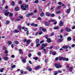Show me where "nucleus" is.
I'll list each match as a JSON object with an SVG mask.
<instances>
[{"mask_svg": "<svg viewBox=\"0 0 75 75\" xmlns=\"http://www.w3.org/2000/svg\"><path fill=\"white\" fill-rule=\"evenodd\" d=\"M42 30L43 32H45V31H46V29H45L44 28H43L42 29Z\"/></svg>", "mask_w": 75, "mask_h": 75, "instance_id": "ea45409f", "label": "nucleus"}, {"mask_svg": "<svg viewBox=\"0 0 75 75\" xmlns=\"http://www.w3.org/2000/svg\"><path fill=\"white\" fill-rule=\"evenodd\" d=\"M56 54V52H52V55H55Z\"/></svg>", "mask_w": 75, "mask_h": 75, "instance_id": "473e14b6", "label": "nucleus"}, {"mask_svg": "<svg viewBox=\"0 0 75 75\" xmlns=\"http://www.w3.org/2000/svg\"><path fill=\"white\" fill-rule=\"evenodd\" d=\"M26 34L27 35H28V34H29V32H28V31L26 32Z\"/></svg>", "mask_w": 75, "mask_h": 75, "instance_id": "603ef678", "label": "nucleus"}, {"mask_svg": "<svg viewBox=\"0 0 75 75\" xmlns=\"http://www.w3.org/2000/svg\"><path fill=\"white\" fill-rule=\"evenodd\" d=\"M26 41H27V39H25L23 40V42H25Z\"/></svg>", "mask_w": 75, "mask_h": 75, "instance_id": "052dcab7", "label": "nucleus"}, {"mask_svg": "<svg viewBox=\"0 0 75 75\" xmlns=\"http://www.w3.org/2000/svg\"><path fill=\"white\" fill-rule=\"evenodd\" d=\"M4 59L5 61H8L9 59V58L6 57H4Z\"/></svg>", "mask_w": 75, "mask_h": 75, "instance_id": "423d86ee", "label": "nucleus"}, {"mask_svg": "<svg viewBox=\"0 0 75 75\" xmlns=\"http://www.w3.org/2000/svg\"><path fill=\"white\" fill-rule=\"evenodd\" d=\"M8 14H9V12H6L5 13V15L6 16H8Z\"/></svg>", "mask_w": 75, "mask_h": 75, "instance_id": "b1692460", "label": "nucleus"}, {"mask_svg": "<svg viewBox=\"0 0 75 75\" xmlns=\"http://www.w3.org/2000/svg\"><path fill=\"white\" fill-rule=\"evenodd\" d=\"M13 13H9V17H12L13 16Z\"/></svg>", "mask_w": 75, "mask_h": 75, "instance_id": "a878e982", "label": "nucleus"}, {"mask_svg": "<svg viewBox=\"0 0 75 75\" xmlns=\"http://www.w3.org/2000/svg\"><path fill=\"white\" fill-rule=\"evenodd\" d=\"M33 59H35V60H37L38 59V57H33Z\"/></svg>", "mask_w": 75, "mask_h": 75, "instance_id": "bb28decb", "label": "nucleus"}, {"mask_svg": "<svg viewBox=\"0 0 75 75\" xmlns=\"http://www.w3.org/2000/svg\"><path fill=\"white\" fill-rule=\"evenodd\" d=\"M6 2V1L4 0H3V2H2V4H4V3H5V2Z\"/></svg>", "mask_w": 75, "mask_h": 75, "instance_id": "09e8293b", "label": "nucleus"}, {"mask_svg": "<svg viewBox=\"0 0 75 75\" xmlns=\"http://www.w3.org/2000/svg\"><path fill=\"white\" fill-rule=\"evenodd\" d=\"M40 16L41 17H42V16H44V13L43 12H42L41 13H40Z\"/></svg>", "mask_w": 75, "mask_h": 75, "instance_id": "dca6fc26", "label": "nucleus"}, {"mask_svg": "<svg viewBox=\"0 0 75 75\" xmlns=\"http://www.w3.org/2000/svg\"><path fill=\"white\" fill-rule=\"evenodd\" d=\"M45 25L46 26H49V23L47 22H46L45 23Z\"/></svg>", "mask_w": 75, "mask_h": 75, "instance_id": "f8f14e48", "label": "nucleus"}, {"mask_svg": "<svg viewBox=\"0 0 75 75\" xmlns=\"http://www.w3.org/2000/svg\"><path fill=\"white\" fill-rule=\"evenodd\" d=\"M16 68V65H13L11 67V68Z\"/></svg>", "mask_w": 75, "mask_h": 75, "instance_id": "cd10ccee", "label": "nucleus"}, {"mask_svg": "<svg viewBox=\"0 0 75 75\" xmlns=\"http://www.w3.org/2000/svg\"><path fill=\"white\" fill-rule=\"evenodd\" d=\"M46 15L47 16H50V13H49L48 12L46 13Z\"/></svg>", "mask_w": 75, "mask_h": 75, "instance_id": "412c9836", "label": "nucleus"}, {"mask_svg": "<svg viewBox=\"0 0 75 75\" xmlns=\"http://www.w3.org/2000/svg\"><path fill=\"white\" fill-rule=\"evenodd\" d=\"M54 33H52L50 34V35L51 36H52V35H54Z\"/></svg>", "mask_w": 75, "mask_h": 75, "instance_id": "0e129e2a", "label": "nucleus"}, {"mask_svg": "<svg viewBox=\"0 0 75 75\" xmlns=\"http://www.w3.org/2000/svg\"><path fill=\"white\" fill-rule=\"evenodd\" d=\"M8 50H5V52H4L5 53V54H7L8 53Z\"/></svg>", "mask_w": 75, "mask_h": 75, "instance_id": "e433bc0d", "label": "nucleus"}, {"mask_svg": "<svg viewBox=\"0 0 75 75\" xmlns=\"http://www.w3.org/2000/svg\"><path fill=\"white\" fill-rule=\"evenodd\" d=\"M60 42H61V41H63V39H59L58 40Z\"/></svg>", "mask_w": 75, "mask_h": 75, "instance_id": "c03bdc74", "label": "nucleus"}, {"mask_svg": "<svg viewBox=\"0 0 75 75\" xmlns=\"http://www.w3.org/2000/svg\"><path fill=\"white\" fill-rule=\"evenodd\" d=\"M30 41H31V40L29 39L28 40H27L26 42V44H30Z\"/></svg>", "mask_w": 75, "mask_h": 75, "instance_id": "9d476101", "label": "nucleus"}, {"mask_svg": "<svg viewBox=\"0 0 75 75\" xmlns=\"http://www.w3.org/2000/svg\"><path fill=\"white\" fill-rule=\"evenodd\" d=\"M70 11H71V8H69L67 10V13H70Z\"/></svg>", "mask_w": 75, "mask_h": 75, "instance_id": "6ab92c4d", "label": "nucleus"}, {"mask_svg": "<svg viewBox=\"0 0 75 75\" xmlns=\"http://www.w3.org/2000/svg\"><path fill=\"white\" fill-rule=\"evenodd\" d=\"M26 69H27V70H28L29 72H31V71H32V69H31V68H30V67H27L26 68Z\"/></svg>", "mask_w": 75, "mask_h": 75, "instance_id": "39448f33", "label": "nucleus"}, {"mask_svg": "<svg viewBox=\"0 0 75 75\" xmlns=\"http://www.w3.org/2000/svg\"><path fill=\"white\" fill-rule=\"evenodd\" d=\"M72 39V38L71 37H68L67 38V41H70Z\"/></svg>", "mask_w": 75, "mask_h": 75, "instance_id": "0eeeda50", "label": "nucleus"}, {"mask_svg": "<svg viewBox=\"0 0 75 75\" xmlns=\"http://www.w3.org/2000/svg\"><path fill=\"white\" fill-rule=\"evenodd\" d=\"M65 30L67 32H70L71 31V29H68V28L66 27L65 28Z\"/></svg>", "mask_w": 75, "mask_h": 75, "instance_id": "20e7f679", "label": "nucleus"}, {"mask_svg": "<svg viewBox=\"0 0 75 75\" xmlns=\"http://www.w3.org/2000/svg\"><path fill=\"white\" fill-rule=\"evenodd\" d=\"M61 12V11H58L56 13V14H59V13H60V12Z\"/></svg>", "mask_w": 75, "mask_h": 75, "instance_id": "864d4df0", "label": "nucleus"}, {"mask_svg": "<svg viewBox=\"0 0 75 75\" xmlns=\"http://www.w3.org/2000/svg\"><path fill=\"white\" fill-rule=\"evenodd\" d=\"M54 30H58V27H56L54 28Z\"/></svg>", "mask_w": 75, "mask_h": 75, "instance_id": "58836bf2", "label": "nucleus"}, {"mask_svg": "<svg viewBox=\"0 0 75 75\" xmlns=\"http://www.w3.org/2000/svg\"><path fill=\"white\" fill-rule=\"evenodd\" d=\"M12 44V42L10 41H8V45H11Z\"/></svg>", "mask_w": 75, "mask_h": 75, "instance_id": "ddd939ff", "label": "nucleus"}, {"mask_svg": "<svg viewBox=\"0 0 75 75\" xmlns=\"http://www.w3.org/2000/svg\"><path fill=\"white\" fill-rule=\"evenodd\" d=\"M64 22L62 21H60L59 23V26H62L64 25Z\"/></svg>", "mask_w": 75, "mask_h": 75, "instance_id": "7ed1b4c3", "label": "nucleus"}, {"mask_svg": "<svg viewBox=\"0 0 75 75\" xmlns=\"http://www.w3.org/2000/svg\"><path fill=\"white\" fill-rule=\"evenodd\" d=\"M40 44H38L36 45V47H39V46H40Z\"/></svg>", "mask_w": 75, "mask_h": 75, "instance_id": "5fc2aeb1", "label": "nucleus"}, {"mask_svg": "<svg viewBox=\"0 0 75 75\" xmlns=\"http://www.w3.org/2000/svg\"><path fill=\"white\" fill-rule=\"evenodd\" d=\"M4 68H2L1 69H1H0V72H3V70H4Z\"/></svg>", "mask_w": 75, "mask_h": 75, "instance_id": "4c0bfd02", "label": "nucleus"}, {"mask_svg": "<svg viewBox=\"0 0 75 75\" xmlns=\"http://www.w3.org/2000/svg\"><path fill=\"white\" fill-rule=\"evenodd\" d=\"M18 3H19V4H21V3H22V2H21V1H19Z\"/></svg>", "mask_w": 75, "mask_h": 75, "instance_id": "338daca9", "label": "nucleus"}, {"mask_svg": "<svg viewBox=\"0 0 75 75\" xmlns=\"http://www.w3.org/2000/svg\"><path fill=\"white\" fill-rule=\"evenodd\" d=\"M49 36L48 35H47L45 36V37L46 38V39H48V37Z\"/></svg>", "mask_w": 75, "mask_h": 75, "instance_id": "2f4dec72", "label": "nucleus"}, {"mask_svg": "<svg viewBox=\"0 0 75 75\" xmlns=\"http://www.w3.org/2000/svg\"><path fill=\"white\" fill-rule=\"evenodd\" d=\"M15 4V3L14 1H13L11 2V5L12 6H14Z\"/></svg>", "mask_w": 75, "mask_h": 75, "instance_id": "4be33fe9", "label": "nucleus"}, {"mask_svg": "<svg viewBox=\"0 0 75 75\" xmlns=\"http://www.w3.org/2000/svg\"><path fill=\"white\" fill-rule=\"evenodd\" d=\"M30 16V13H28V14L26 15V17H28Z\"/></svg>", "mask_w": 75, "mask_h": 75, "instance_id": "7c9ffc66", "label": "nucleus"}, {"mask_svg": "<svg viewBox=\"0 0 75 75\" xmlns=\"http://www.w3.org/2000/svg\"><path fill=\"white\" fill-rule=\"evenodd\" d=\"M43 42H44V41L42 40L40 42V44H42Z\"/></svg>", "mask_w": 75, "mask_h": 75, "instance_id": "774afa93", "label": "nucleus"}, {"mask_svg": "<svg viewBox=\"0 0 75 75\" xmlns=\"http://www.w3.org/2000/svg\"><path fill=\"white\" fill-rule=\"evenodd\" d=\"M19 9V8L18 7H16L15 8V10L16 11H18V10Z\"/></svg>", "mask_w": 75, "mask_h": 75, "instance_id": "c85d7f7f", "label": "nucleus"}, {"mask_svg": "<svg viewBox=\"0 0 75 75\" xmlns=\"http://www.w3.org/2000/svg\"><path fill=\"white\" fill-rule=\"evenodd\" d=\"M57 74H58V72H57V71H56L54 73V75H57Z\"/></svg>", "mask_w": 75, "mask_h": 75, "instance_id": "6e6d98bb", "label": "nucleus"}, {"mask_svg": "<svg viewBox=\"0 0 75 75\" xmlns=\"http://www.w3.org/2000/svg\"><path fill=\"white\" fill-rule=\"evenodd\" d=\"M20 18L21 19H22V18H23V16H21Z\"/></svg>", "mask_w": 75, "mask_h": 75, "instance_id": "bf43d9fd", "label": "nucleus"}, {"mask_svg": "<svg viewBox=\"0 0 75 75\" xmlns=\"http://www.w3.org/2000/svg\"><path fill=\"white\" fill-rule=\"evenodd\" d=\"M29 14L30 16H33V14H34V13H29Z\"/></svg>", "mask_w": 75, "mask_h": 75, "instance_id": "37998d69", "label": "nucleus"}, {"mask_svg": "<svg viewBox=\"0 0 75 75\" xmlns=\"http://www.w3.org/2000/svg\"><path fill=\"white\" fill-rule=\"evenodd\" d=\"M47 45V43H45V44L44 43H43L42 45V47H41V50H43L46 46Z\"/></svg>", "mask_w": 75, "mask_h": 75, "instance_id": "f03ea898", "label": "nucleus"}, {"mask_svg": "<svg viewBox=\"0 0 75 75\" xmlns=\"http://www.w3.org/2000/svg\"><path fill=\"white\" fill-rule=\"evenodd\" d=\"M38 0H36L35 1V3H38Z\"/></svg>", "mask_w": 75, "mask_h": 75, "instance_id": "a18cd8bd", "label": "nucleus"}, {"mask_svg": "<svg viewBox=\"0 0 75 75\" xmlns=\"http://www.w3.org/2000/svg\"><path fill=\"white\" fill-rule=\"evenodd\" d=\"M35 42L36 43V44H38V42H39V39H36V40L35 41Z\"/></svg>", "mask_w": 75, "mask_h": 75, "instance_id": "a211bd4d", "label": "nucleus"}, {"mask_svg": "<svg viewBox=\"0 0 75 75\" xmlns=\"http://www.w3.org/2000/svg\"><path fill=\"white\" fill-rule=\"evenodd\" d=\"M62 48H64V49H67L68 47V46H63L62 47Z\"/></svg>", "mask_w": 75, "mask_h": 75, "instance_id": "2eb2a0df", "label": "nucleus"}, {"mask_svg": "<svg viewBox=\"0 0 75 75\" xmlns=\"http://www.w3.org/2000/svg\"><path fill=\"white\" fill-rule=\"evenodd\" d=\"M28 5H26L25 6V8H28Z\"/></svg>", "mask_w": 75, "mask_h": 75, "instance_id": "13d9d810", "label": "nucleus"}, {"mask_svg": "<svg viewBox=\"0 0 75 75\" xmlns=\"http://www.w3.org/2000/svg\"><path fill=\"white\" fill-rule=\"evenodd\" d=\"M58 57H56L55 59V61H58Z\"/></svg>", "mask_w": 75, "mask_h": 75, "instance_id": "4d7b16f0", "label": "nucleus"}, {"mask_svg": "<svg viewBox=\"0 0 75 75\" xmlns=\"http://www.w3.org/2000/svg\"><path fill=\"white\" fill-rule=\"evenodd\" d=\"M65 59H66V58L63 57V61H65Z\"/></svg>", "mask_w": 75, "mask_h": 75, "instance_id": "e2e57ef3", "label": "nucleus"}, {"mask_svg": "<svg viewBox=\"0 0 75 75\" xmlns=\"http://www.w3.org/2000/svg\"><path fill=\"white\" fill-rule=\"evenodd\" d=\"M20 72L21 74H23L24 73V71L23 70H21Z\"/></svg>", "mask_w": 75, "mask_h": 75, "instance_id": "c756f323", "label": "nucleus"}, {"mask_svg": "<svg viewBox=\"0 0 75 75\" xmlns=\"http://www.w3.org/2000/svg\"><path fill=\"white\" fill-rule=\"evenodd\" d=\"M21 59H22V62H24V63H25V62H26V60H25V59H24V58H21Z\"/></svg>", "mask_w": 75, "mask_h": 75, "instance_id": "6e6552de", "label": "nucleus"}, {"mask_svg": "<svg viewBox=\"0 0 75 75\" xmlns=\"http://www.w3.org/2000/svg\"><path fill=\"white\" fill-rule=\"evenodd\" d=\"M38 33L37 32H36L35 33V36H37V35H38Z\"/></svg>", "mask_w": 75, "mask_h": 75, "instance_id": "49530a36", "label": "nucleus"}, {"mask_svg": "<svg viewBox=\"0 0 75 75\" xmlns=\"http://www.w3.org/2000/svg\"><path fill=\"white\" fill-rule=\"evenodd\" d=\"M54 66L57 69L59 68H62V66L61 65V64H59L55 63Z\"/></svg>", "mask_w": 75, "mask_h": 75, "instance_id": "f257e3e1", "label": "nucleus"}, {"mask_svg": "<svg viewBox=\"0 0 75 75\" xmlns=\"http://www.w3.org/2000/svg\"><path fill=\"white\" fill-rule=\"evenodd\" d=\"M55 14L54 13H52L51 15H50L51 17H55Z\"/></svg>", "mask_w": 75, "mask_h": 75, "instance_id": "5701e85b", "label": "nucleus"}, {"mask_svg": "<svg viewBox=\"0 0 75 75\" xmlns=\"http://www.w3.org/2000/svg\"><path fill=\"white\" fill-rule=\"evenodd\" d=\"M13 33H19V31L15 29L14 30Z\"/></svg>", "mask_w": 75, "mask_h": 75, "instance_id": "1a4fd4ad", "label": "nucleus"}, {"mask_svg": "<svg viewBox=\"0 0 75 75\" xmlns=\"http://www.w3.org/2000/svg\"><path fill=\"white\" fill-rule=\"evenodd\" d=\"M18 30H21V26L20 25H18Z\"/></svg>", "mask_w": 75, "mask_h": 75, "instance_id": "4468645a", "label": "nucleus"}, {"mask_svg": "<svg viewBox=\"0 0 75 75\" xmlns=\"http://www.w3.org/2000/svg\"><path fill=\"white\" fill-rule=\"evenodd\" d=\"M75 46V44H73L71 45L72 47H73V48H74V47Z\"/></svg>", "mask_w": 75, "mask_h": 75, "instance_id": "680f3d73", "label": "nucleus"}, {"mask_svg": "<svg viewBox=\"0 0 75 75\" xmlns=\"http://www.w3.org/2000/svg\"><path fill=\"white\" fill-rule=\"evenodd\" d=\"M38 20H41V18L40 17H38Z\"/></svg>", "mask_w": 75, "mask_h": 75, "instance_id": "8fccbe9b", "label": "nucleus"}, {"mask_svg": "<svg viewBox=\"0 0 75 75\" xmlns=\"http://www.w3.org/2000/svg\"><path fill=\"white\" fill-rule=\"evenodd\" d=\"M15 44H18V42L16 41L14 42Z\"/></svg>", "mask_w": 75, "mask_h": 75, "instance_id": "c9c22d12", "label": "nucleus"}, {"mask_svg": "<svg viewBox=\"0 0 75 75\" xmlns=\"http://www.w3.org/2000/svg\"><path fill=\"white\" fill-rule=\"evenodd\" d=\"M53 48V47L52 46H51L50 47L49 49L50 50H51V49H52V48Z\"/></svg>", "mask_w": 75, "mask_h": 75, "instance_id": "79ce46f5", "label": "nucleus"}, {"mask_svg": "<svg viewBox=\"0 0 75 75\" xmlns=\"http://www.w3.org/2000/svg\"><path fill=\"white\" fill-rule=\"evenodd\" d=\"M61 6H59L56 8V10H59V9H60V8H61Z\"/></svg>", "mask_w": 75, "mask_h": 75, "instance_id": "aec40b11", "label": "nucleus"}, {"mask_svg": "<svg viewBox=\"0 0 75 75\" xmlns=\"http://www.w3.org/2000/svg\"><path fill=\"white\" fill-rule=\"evenodd\" d=\"M69 60V59H68V58H67L65 59V61H68Z\"/></svg>", "mask_w": 75, "mask_h": 75, "instance_id": "69168bd1", "label": "nucleus"}, {"mask_svg": "<svg viewBox=\"0 0 75 75\" xmlns=\"http://www.w3.org/2000/svg\"><path fill=\"white\" fill-rule=\"evenodd\" d=\"M48 61V59H45V61L46 63H47Z\"/></svg>", "mask_w": 75, "mask_h": 75, "instance_id": "a19ab883", "label": "nucleus"}, {"mask_svg": "<svg viewBox=\"0 0 75 75\" xmlns=\"http://www.w3.org/2000/svg\"><path fill=\"white\" fill-rule=\"evenodd\" d=\"M38 55H41V52H39L38 53Z\"/></svg>", "mask_w": 75, "mask_h": 75, "instance_id": "de8ad7c7", "label": "nucleus"}, {"mask_svg": "<svg viewBox=\"0 0 75 75\" xmlns=\"http://www.w3.org/2000/svg\"><path fill=\"white\" fill-rule=\"evenodd\" d=\"M63 57H60L59 59V61H62V60H63Z\"/></svg>", "mask_w": 75, "mask_h": 75, "instance_id": "72a5a7b5", "label": "nucleus"}, {"mask_svg": "<svg viewBox=\"0 0 75 75\" xmlns=\"http://www.w3.org/2000/svg\"><path fill=\"white\" fill-rule=\"evenodd\" d=\"M42 33V31L40 30V32L39 33V35H41Z\"/></svg>", "mask_w": 75, "mask_h": 75, "instance_id": "f704fd0d", "label": "nucleus"}, {"mask_svg": "<svg viewBox=\"0 0 75 75\" xmlns=\"http://www.w3.org/2000/svg\"><path fill=\"white\" fill-rule=\"evenodd\" d=\"M69 69L70 72H72V67L69 68Z\"/></svg>", "mask_w": 75, "mask_h": 75, "instance_id": "393cba45", "label": "nucleus"}, {"mask_svg": "<svg viewBox=\"0 0 75 75\" xmlns=\"http://www.w3.org/2000/svg\"><path fill=\"white\" fill-rule=\"evenodd\" d=\"M40 67L39 66H37L35 68V69H40Z\"/></svg>", "mask_w": 75, "mask_h": 75, "instance_id": "f3484780", "label": "nucleus"}, {"mask_svg": "<svg viewBox=\"0 0 75 75\" xmlns=\"http://www.w3.org/2000/svg\"><path fill=\"white\" fill-rule=\"evenodd\" d=\"M47 40V42H48V43H50L51 42V39H50V38H48Z\"/></svg>", "mask_w": 75, "mask_h": 75, "instance_id": "9b49d317", "label": "nucleus"}, {"mask_svg": "<svg viewBox=\"0 0 75 75\" xmlns=\"http://www.w3.org/2000/svg\"><path fill=\"white\" fill-rule=\"evenodd\" d=\"M27 30H28V28H25L24 29L25 31H27Z\"/></svg>", "mask_w": 75, "mask_h": 75, "instance_id": "3c124183", "label": "nucleus"}]
</instances>
